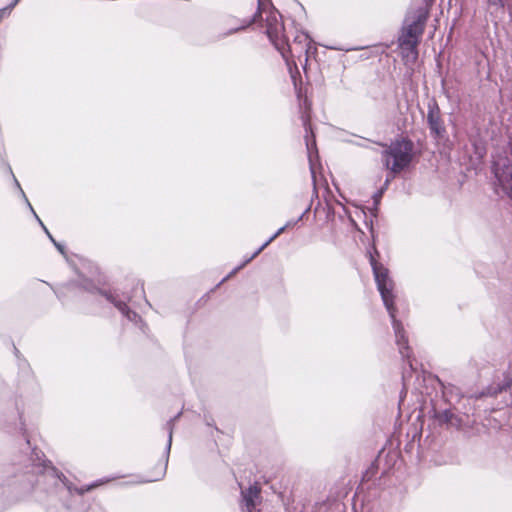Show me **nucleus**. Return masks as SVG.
Returning <instances> with one entry per match:
<instances>
[{
  "mask_svg": "<svg viewBox=\"0 0 512 512\" xmlns=\"http://www.w3.org/2000/svg\"><path fill=\"white\" fill-rule=\"evenodd\" d=\"M371 265L373 268L378 291L380 292L384 306L386 307L392 320L399 351L403 357L409 358L410 348L408 346L407 338L404 335L400 322L396 320V307L394 305V282L389 277L388 270L382 265L376 263L373 258H371Z\"/></svg>",
  "mask_w": 512,
  "mask_h": 512,
  "instance_id": "obj_1",
  "label": "nucleus"
},
{
  "mask_svg": "<svg viewBox=\"0 0 512 512\" xmlns=\"http://www.w3.org/2000/svg\"><path fill=\"white\" fill-rule=\"evenodd\" d=\"M412 150V143L405 139L391 143L383 153L386 168L393 173L402 171L411 162Z\"/></svg>",
  "mask_w": 512,
  "mask_h": 512,
  "instance_id": "obj_2",
  "label": "nucleus"
},
{
  "mask_svg": "<svg viewBox=\"0 0 512 512\" xmlns=\"http://www.w3.org/2000/svg\"><path fill=\"white\" fill-rule=\"evenodd\" d=\"M424 20L418 19L408 25L399 38L400 48L407 60L414 61L417 58L416 47L423 33Z\"/></svg>",
  "mask_w": 512,
  "mask_h": 512,
  "instance_id": "obj_3",
  "label": "nucleus"
},
{
  "mask_svg": "<svg viewBox=\"0 0 512 512\" xmlns=\"http://www.w3.org/2000/svg\"><path fill=\"white\" fill-rule=\"evenodd\" d=\"M267 35L271 42L280 49V44L284 42V27L280 21V15L277 12H271L267 17Z\"/></svg>",
  "mask_w": 512,
  "mask_h": 512,
  "instance_id": "obj_4",
  "label": "nucleus"
},
{
  "mask_svg": "<svg viewBox=\"0 0 512 512\" xmlns=\"http://www.w3.org/2000/svg\"><path fill=\"white\" fill-rule=\"evenodd\" d=\"M260 490L257 486H250L242 491V507L248 512H252L259 498Z\"/></svg>",
  "mask_w": 512,
  "mask_h": 512,
  "instance_id": "obj_5",
  "label": "nucleus"
},
{
  "mask_svg": "<svg viewBox=\"0 0 512 512\" xmlns=\"http://www.w3.org/2000/svg\"><path fill=\"white\" fill-rule=\"evenodd\" d=\"M434 417L440 425L460 427V419L449 409L435 411Z\"/></svg>",
  "mask_w": 512,
  "mask_h": 512,
  "instance_id": "obj_6",
  "label": "nucleus"
},
{
  "mask_svg": "<svg viewBox=\"0 0 512 512\" xmlns=\"http://www.w3.org/2000/svg\"><path fill=\"white\" fill-rule=\"evenodd\" d=\"M296 222L289 221L283 227L279 228L278 231L270 237L249 259H247L240 267L245 266L249 261L255 258L263 249H265L274 239H276L280 234H282L287 228L295 225Z\"/></svg>",
  "mask_w": 512,
  "mask_h": 512,
  "instance_id": "obj_7",
  "label": "nucleus"
},
{
  "mask_svg": "<svg viewBox=\"0 0 512 512\" xmlns=\"http://www.w3.org/2000/svg\"><path fill=\"white\" fill-rule=\"evenodd\" d=\"M166 429L168 431V441H167V445H166V462L168 461V454L170 452V449H171V444H172V436H173V420L169 421L167 424H166Z\"/></svg>",
  "mask_w": 512,
  "mask_h": 512,
  "instance_id": "obj_8",
  "label": "nucleus"
},
{
  "mask_svg": "<svg viewBox=\"0 0 512 512\" xmlns=\"http://www.w3.org/2000/svg\"><path fill=\"white\" fill-rule=\"evenodd\" d=\"M110 480H111V479H109V478H107V479H101V480H98V481H96V482L92 483L91 485H88L87 487L82 488V489H81V493H84V492L89 491V490H91V489H93V488H95V487H98V486H100V485H102V484H104V483H107V482H109Z\"/></svg>",
  "mask_w": 512,
  "mask_h": 512,
  "instance_id": "obj_9",
  "label": "nucleus"
},
{
  "mask_svg": "<svg viewBox=\"0 0 512 512\" xmlns=\"http://www.w3.org/2000/svg\"><path fill=\"white\" fill-rule=\"evenodd\" d=\"M33 213H35V212L33 211ZM34 215H35V217L37 218V220L39 221V223L41 224V226L44 228V230H45V232L47 233L48 237L52 240V242L55 244V246L57 247V249H58V250L63 254V253H64V251H63V247H62L59 243H57V242L52 238V236L50 235V233L48 232V230L46 229V227L43 225V223L41 222V220L38 218V216H37L36 214H34Z\"/></svg>",
  "mask_w": 512,
  "mask_h": 512,
  "instance_id": "obj_10",
  "label": "nucleus"
},
{
  "mask_svg": "<svg viewBox=\"0 0 512 512\" xmlns=\"http://www.w3.org/2000/svg\"><path fill=\"white\" fill-rule=\"evenodd\" d=\"M115 305L123 314H126L127 316H129L128 315V311H127V307H126V305L124 303L118 302V303H115Z\"/></svg>",
  "mask_w": 512,
  "mask_h": 512,
  "instance_id": "obj_11",
  "label": "nucleus"
},
{
  "mask_svg": "<svg viewBox=\"0 0 512 512\" xmlns=\"http://www.w3.org/2000/svg\"><path fill=\"white\" fill-rule=\"evenodd\" d=\"M431 129L436 133L440 134V129L435 121L431 120Z\"/></svg>",
  "mask_w": 512,
  "mask_h": 512,
  "instance_id": "obj_12",
  "label": "nucleus"
},
{
  "mask_svg": "<svg viewBox=\"0 0 512 512\" xmlns=\"http://www.w3.org/2000/svg\"><path fill=\"white\" fill-rule=\"evenodd\" d=\"M11 9H12V7H11V8H5V9L0 10V17H2V16H3V15H5V14L10 13Z\"/></svg>",
  "mask_w": 512,
  "mask_h": 512,
  "instance_id": "obj_13",
  "label": "nucleus"
},
{
  "mask_svg": "<svg viewBox=\"0 0 512 512\" xmlns=\"http://www.w3.org/2000/svg\"><path fill=\"white\" fill-rule=\"evenodd\" d=\"M166 465H167V463L165 464L164 469H163V470H162V472L160 473V478H161V477L164 475V473H165ZM157 480H159V477L154 478V481H157Z\"/></svg>",
  "mask_w": 512,
  "mask_h": 512,
  "instance_id": "obj_14",
  "label": "nucleus"
},
{
  "mask_svg": "<svg viewBox=\"0 0 512 512\" xmlns=\"http://www.w3.org/2000/svg\"><path fill=\"white\" fill-rule=\"evenodd\" d=\"M166 465H167V463L165 464L164 469H163V470H162V472L160 473V478H161V477L164 475V473H165ZM157 480H159V477L154 478V481H157Z\"/></svg>",
  "mask_w": 512,
  "mask_h": 512,
  "instance_id": "obj_15",
  "label": "nucleus"
},
{
  "mask_svg": "<svg viewBox=\"0 0 512 512\" xmlns=\"http://www.w3.org/2000/svg\"><path fill=\"white\" fill-rule=\"evenodd\" d=\"M58 479L64 483V480H66L65 476L64 475H57Z\"/></svg>",
  "mask_w": 512,
  "mask_h": 512,
  "instance_id": "obj_16",
  "label": "nucleus"
},
{
  "mask_svg": "<svg viewBox=\"0 0 512 512\" xmlns=\"http://www.w3.org/2000/svg\"><path fill=\"white\" fill-rule=\"evenodd\" d=\"M499 166H500V164H499V163H497V164H496V175H497L498 177H501V176H500V174H499V169H500V168H499Z\"/></svg>",
  "mask_w": 512,
  "mask_h": 512,
  "instance_id": "obj_17",
  "label": "nucleus"
},
{
  "mask_svg": "<svg viewBox=\"0 0 512 512\" xmlns=\"http://www.w3.org/2000/svg\"><path fill=\"white\" fill-rule=\"evenodd\" d=\"M489 2L496 5V4L501 3V0H489Z\"/></svg>",
  "mask_w": 512,
  "mask_h": 512,
  "instance_id": "obj_18",
  "label": "nucleus"
},
{
  "mask_svg": "<svg viewBox=\"0 0 512 512\" xmlns=\"http://www.w3.org/2000/svg\"><path fill=\"white\" fill-rule=\"evenodd\" d=\"M18 2V0H15V2L13 3L12 7Z\"/></svg>",
  "mask_w": 512,
  "mask_h": 512,
  "instance_id": "obj_19",
  "label": "nucleus"
}]
</instances>
